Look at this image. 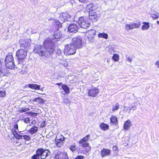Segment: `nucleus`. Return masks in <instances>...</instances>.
<instances>
[{
	"label": "nucleus",
	"instance_id": "obj_34",
	"mask_svg": "<svg viewBox=\"0 0 159 159\" xmlns=\"http://www.w3.org/2000/svg\"><path fill=\"white\" fill-rule=\"evenodd\" d=\"M54 24L56 25L57 28H59L61 26V22L58 20H55L54 22Z\"/></svg>",
	"mask_w": 159,
	"mask_h": 159
},
{
	"label": "nucleus",
	"instance_id": "obj_45",
	"mask_svg": "<svg viewBox=\"0 0 159 159\" xmlns=\"http://www.w3.org/2000/svg\"><path fill=\"white\" fill-rule=\"evenodd\" d=\"M70 149L72 151H74L75 150V146H71L70 147Z\"/></svg>",
	"mask_w": 159,
	"mask_h": 159
},
{
	"label": "nucleus",
	"instance_id": "obj_32",
	"mask_svg": "<svg viewBox=\"0 0 159 159\" xmlns=\"http://www.w3.org/2000/svg\"><path fill=\"white\" fill-rule=\"evenodd\" d=\"M120 108L119 104L118 103H116L115 105L112 106V111H114L116 110H118Z\"/></svg>",
	"mask_w": 159,
	"mask_h": 159
},
{
	"label": "nucleus",
	"instance_id": "obj_51",
	"mask_svg": "<svg viewBox=\"0 0 159 159\" xmlns=\"http://www.w3.org/2000/svg\"><path fill=\"white\" fill-rule=\"evenodd\" d=\"M65 63H64V66L65 67L67 66H68V64L66 61H65Z\"/></svg>",
	"mask_w": 159,
	"mask_h": 159
},
{
	"label": "nucleus",
	"instance_id": "obj_39",
	"mask_svg": "<svg viewBox=\"0 0 159 159\" xmlns=\"http://www.w3.org/2000/svg\"><path fill=\"white\" fill-rule=\"evenodd\" d=\"M29 113L31 116H36L37 115L38 113H35V112H30L28 113Z\"/></svg>",
	"mask_w": 159,
	"mask_h": 159
},
{
	"label": "nucleus",
	"instance_id": "obj_36",
	"mask_svg": "<svg viewBox=\"0 0 159 159\" xmlns=\"http://www.w3.org/2000/svg\"><path fill=\"white\" fill-rule=\"evenodd\" d=\"M24 139L25 140L30 141L31 140V138L30 136L28 135H25L22 136Z\"/></svg>",
	"mask_w": 159,
	"mask_h": 159
},
{
	"label": "nucleus",
	"instance_id": "obj_19",
	"mask_svg": "<svg viewBox=\"0 0 159 159\" xmlns=\"http://www.w3.org/2000/svg\"><path fill=\"white\" fill-rule=\"evenodd\" d=\"M97 8V5L95 3H90L87 5L86 9L90 11H94Z\"/></svg>",
	"mask_w": 159,
	"mask_h": 159
},
{
	"label": "nucleus",
	"instance_id": "obj_35",
	"mask_svg": "<svg viewBox=\"0 0 159 159\" xmlns=\"http://www.w3.org/2000/svg\"><path fill=\"white\" fill-rule=\"evenodd\" d=\"M112 59L115 61H118L119 60V56L117 54H114L112 57Z\"/></svg>",
	"mask_w": 159,
	"mask_h": 159
},
{
	"label": "nucleus",
	"instance_id": "obj_8",
	"mask_svg": "<svg viewBox=\"0 0 159 159\" xmlns=\"http://www.w3.org/2000/svg\"><path fill=\"white\" fill-rule=\"evenodd\" d=\"M71 43L76 48H80L83 45L82 39L81 37H76L72 39Z\"/></svg>",
	"mask_w": 159,
	"mask_h": 159
},
{
	"label": "nucleus",
	"instance_id": "obj_17",
	"mask_svg": "<svg viewBox=\"0 0 159 159\" xmlns=\"http://www.w3.org/2000/svg\"><path fill=\"white\" fill-rule=\"evenodd\" d=\"M111 150L109 149L103 148L101 151V154L102 157L109 156L111 154Z\"/></svg>",
	"mask_w": 159,
	"mask_h": 159
},
{
	"label": "nucleus",
	"instance_id": "obj_53",
	"mask_svg": "<svg viewBox=\"0 0 159 159\" xmlns=\"http://www.w3.org/2000/svg\"><path fill=\"white\" fill-rule=\"evenodd\" d=\"M57 84L58 86H60L62 85V83H59Z\"/></svg>",
	"mask_w": 159,
	"mask_h": 159
},
{
	"label": "nucleus",
	"instance_id": "obj_46",
	"mask_svg": "<svg viewBox=\"0 0 159 159\" xmlns=\"http://www.w3.org/2000/svg\"><path fill=\"white\" fill-rule=\"evenodd\" d=\"M30 121V119L28 117L25 118L24 119V122L25 123H27Z\"/></svg>",
	"mask_w": 159,
	"mask_h": 159
},
{
	"label": "nucleus",
	"instance_id": "obj_52",
	"mask_svg": "<svg viewBox=\"0 0 159 159\" xmlns=\"http://www.w3.org/2000/svg\"><path fill=\"white\" fill-rule=\"evenodd\" d=\"M132 108H134V109H133V110H136V107H135V106H134H134H133V107H132L131 108V109H130V110H132Z\"/></svg>",
	"mask_w": 159,
	"mask_h": 159
},
{
	"label": "nucleus",
	"instance_id": "obj_50",
	"mask_svg": "<svg viewBox=\"0 0 159 159\" xmlns=\"http://www.w3.org/2000/svg\"><path fill=\"white\" fill-rule=\"evenodd\" d=\"M155 65L157 66L159 68V61H157Z\"/></svg>",
	"mask_w": 159,
	"mask_h": 159
},
{
	"label": "nucleus",
	"instance_id": "obj_15",
	"mask_svg": "<svg viewBox=\"0 0 159 159\" xmlns=\"http://www.w3.org/2000/svg\"><path fill=\"white\" fill-rule=\"evenodd\" d=\"M89 16L87 19L89 21H91L92 22L97 21L98 20V17L97 14L95 13H89Z\"/></svg>",
	"mask_w": 159,
	"mask_h": 159
},
{
	"label": "nucleus",
	"instance_id": "obj_30",
	"mask_svg": "<svg viewBox=\"0 0 159 159\" xmlns=\"http://www.w3.org/2000/svg\"><path fill=\"white\" fill-rule=\"evenodd\" d=\"M61 88L66 93H69V88L67 85L63 84L61 86Z\"/></svg>",
	"mask_w": 159,
	"mask_h": 159
},
{
	"label": "nucleus",
	"instance_id": "obj_2",
	"mask_svg": "<svg viewBox=\"0 0 159 159\" xmlns=\"http://www.w3.org/2000/svg\"><path fill=\"white\" fill-rule=\"evenodd\" d=\"M33 51L35 53L38 54L40 56L46 58L50 57L49 52L43 46L39 44L36 45L34 47Z\"/></svg>",
	"mask_w": 159,
	"mask_h": 159
},
{
	"label": "nucleus",
	"instance_id": "obj_41",
	"mask_svg": "<svg viewBox=\"0 0 159 159\" xmlns=\"http://www.w3.org/2000/svg\"><path fill=\"white\" fill-rule=\"evenodd\" d=\"M2 65V62L0 60V75H1L3 73L2 69H1V67Z\"/></svg>",
	"mask_w": 159,
	"mask_h": 159
},
{
	"label": "nucleus",
	"instance_id": "obj_9",
	"mask_svg": "<svg viewBox=\"0 0 159 159\" xmlns=\"http://www.w3.org/2000/svg\"><path fill=\"white\" fill-rule=\"evenodd\" d=\"M130 24H127L125 26L126 30H129L135 28H138L141 25L140 22L138 21L136 23H130Z\"/></svg>",
	"mask_w": 159,
	"mask_h": 159
},
{
	"label": "nucleus",
	"instance_id": "obj_12",
	"mask_svg": "<svg viewBox=\"0 0 159 159\" xmlns=\"http://www.w3.org/2000/svg\"><path fill=\"white\" fill-rule=\"evenodd\" d=\"M78 25L75 23L70 24L68 27V31L69 33H75L78 30Z\"/></svg>",
	"mask_w": 159,
	"mask_h": 159
},
{
	"label": "nucleus",
	"instance_id": "obj_43",
	"mask_svg": "<svg viewBox=\"0 0 159 159\" xmlns=\"http://www.w3.org/2000/svg\"><path fill=\"white\" fill-rule=\"evenodd\" d=\"M46 126V124L45 121H43L41 124L40 126L41 128H43Z\"/></svg>",
	"mask_w": 159,
	"mask_h": 159
},
{
	"label": "nucleus",
	"instance_id": "obj_1",
	"mask_svg": "<svg viewBox=\"0 0 159 159\" xmlns=\"http://www.w3.org/2000/svg\"><path fill=\"white\" fill-rule=\"evenodd\" d=\"M51 153L48 149L43 148H39L36 151V154L31 157L32 159H46Z\"/></svg>",
	"mask_w": 159,
	"mask_h": 159
},
{
	"label": "nucleus",
	"instance_id": "obj_27",
	"mask_svg": "<svg viewBox=\"0 0 159 159\" xmlns=\"http://www.w3.org/2000/svg\"><path fill=\"white\" fill-rule=\"evenodd\" d=\"M100 128L103 130L108 129L109 128V126L107 124L104 123H102L100 125Z\"/></svg>",
	"mask_w": 159,
	"mask_h": 159
},
{
	"label": "nucleus",
	"instance_id": "obj_40",
	"mask_svg": "<svg viewBox=\"0 0 159 159\" xmlns=\"http://www.w3.org/2000/svg\"><path fill=\"white\" fill-rule=\"evenodd\" d=\"M5 95V93L4 91H0V97L4 96Z\"/></svg>",
	"mask_w": 159,
	"mask_h": 159
},
{
	"label": "nucleus",
	"instance_id": "obj_24",
	"mask_svg": "<svg viewBox=\"0 0 159 159\" xmlns=\"http://www.w3.org/2000/svg\"><path fill=\"white\" fill-rule=\"evenodd\" d=\"M34 102H37L39 104L44 103L45 101L42 98L38 97L32 100Z\"/></svg>",
	"mask_w": 159,
	"mask_h": 159
},
{
	"label": "nucleus",
	"instance_id": "obj_48",
	"mask_svg": "<svg viewBox=\"0 0 159 159\" xmlns=\"http://www.w3.org/2000/svg\"><path fill=\"white\" fill-rule=\"evenodd\" d=\"M126 60L129 62H131V61H132V59L130 58L129 57H128L127 56L126 57Z\"/></svg>",
	"mask_w": 159,
	"mask_h": 159
},
{
	"label": "nucleus",
	"instance_id": "obj_25",
	"mask_svg": "<svg viewBox=\"0 0 159 159\" xmlns=\"http://www.w3.org/2000/svg\"><path fill=\"white\" fill-rule=\"evenodd\" d=\"M131 125L130 122L129 120H127L125 121L124 124V129L125 130H127L130 127Z\"/></svg>",
	"mask_w": 159,
	"mask_h": 159
},
{
	"label": "nucleus",
	"instance_id": "obj_3",
	"mask_svg": "<svg viewBox=\"0 0 159 159\" xmlns=\"http://www.w3.org/2000/svg\"><path fill=\"white\" fill-rule=\"evenodd\" d=\"M55 44L54 41L51 39H48L45 40L43 43V46L49 52V57L54 51Z\"/></svg>",
	"mask_w": 159,
	"mask_h": 159
},
{
	"label": "nucleus",
	"instance_id": "obj_47",
	"mask_svg": "<svg viewBox=\"0 0 159 159\" xmlns=\"http://www.w3.org/2000/svg\"><path fill=\"white\" fill-rule=\"evenodd\" d=\"M118 147L116 146H114L113 147V150L114 151H116L118 150Z\"/></svg>",
	"mask_w": 159,
	"mask_h": 159
},
{
	"label": "nucleus",
	"instance_id": "obj_33",
	"mask_svg": "<svg viewBox=\"0 0 159 159\" xmlns=\"http://www.w3.org/2000/svg\"><path fill=\"white\" fill-rule=\"evenodd\" d=\"M14 131H15V134H14V137L16 139H22V136L18 134L15 129H14Z\"/></svg>",
	"mask_w": 159,
	"mask_h": 159
},
{
	"label": "nucleus",
	"instance_id": "obj_44",
	"mask_svg": "<svg viewBox=\"0 0 159 159\" xmlns=\"http://www.w3.org/2000/svg\"><path fill=\"white\" fill-rule=\"evenodd\" d=\"M84 157L83 156H78L75 159H83Z\"/></svg>",
	"mask_w": 159,
	"mask_h": 159
},
{
	"label": "nucleus",
	"instance_id": "obj_21",
	"mask_svg": "<svg viewBox=\"0 0 159 159\" xmlns=\"http://www.w3.org/2000/svg\"><path fill=\"white\" fill-rule=\"evenodd\" d=\"M5 63L6 67L10 69H12L14 68L15 66L14 61H5Z\"/></svg>",
	"mask_w": 159,
	"mask_h": 159
},
{
	"label": "nucleus",
	"instance_id": "obj_22",
	"mask_svg": "<svg viewBox=\"0 0 159 159\" xmlns=\"http://www.w3.org/2000/svg\"><path fill=\"white\" fill-rule=\"evenodd\" d=\"M28 87L31 89L35 90H39L40 89V86L36 84H29Z\"/></svg>",
	"mask_w": 159,
	"mask_h": 159
},
{
	"label": "nucleus",
	"instance_id": "obj_4",
	"mask_svg": "<svg viewBox=\"0 0 159 159\" xmlns=\"http://www.w3.org/2000/svg\"><path fill=\"white\" fill-rule=\"evenodd\" d=\"M74 21L77 22L78 24L82 28L86 29L90 25V21L87 20L85 17H80L78 18L75 16L74 18Z\"/></svg>",
	"mask_w": 159,
	"mask_h": 159
},
{
	"label": "nucleus",
	"instance_id": "obj_49",
	"mask_svg": "<svg viewBox=\"0 0 159 159\" xmlns=\"http://www.w3.org/2000/svg\"><path fill=\"white\" fill-rule=\"evenodd\" d=\"M14 128L16 129H18V125L17 124H16L14 125Z\"/></svg>",
	"mask_w": 159,
	"mask_h": 159
},
{
	"label": "nucleus",
	"instance_id": "obj_13",
	"mask_svg": "<svg viewBox=\"0 0 159 159\" xmlns=\"http://www.w3.org/2000/svg\"><path fill=\"white\" fill-rule=\"evenodd\" d=\"M30 47V44L28 40H25L22 41L20 44V47L21 49H24V51L26 52Z\"/></svg>",
	"mask_w": 159,
	"mask_h": 159
},
{
	"label": "nucleus",
	"instance_id": "obj_56",
	"mask_svg": "<svg viewBox=\"0 0 159 159\" xmlns=\"http://www.w3.org/2000/svg\"><path fill=\"white\" fill-rule=\"evenodd\" d=\"M157 24H158V25H159V21H157Z\"/></svg>",
	"mask_w": 159,
	"mask_h": 159
},
{
	"label": "nucleus",
	"instance_id": "obj_5",
	"mask_svg": "<svg viewBox=\"0 0 159 159\" xmlns=\"http://www.w3.org/2000/svg\"><path fill=\"white\" fill-rule=\"evenodd\" d=\"M27 52L24 51V49H19L16 52V56L18 60V65H21V67L24 62L25 59L27 55Z\"/></svg>",
	"mask_w": 159,
	"mask_h": 159
},
{
	"label": "nucleus",
	"instance_id": "obj_37",
	"mask_svg": "<svg viewBox=\"0 0 159 159\" xmlns=\"http://www.w3.org/2000/svg\"><path fill=\"white\" fill-rule=\"evenodd\" d=\"M29 110H30V109L29 108H25L24 109H19L18 111L20 113H22V112L28 111Z\"/></svg>",
	"mask_w": 159,
	"mask_h": 159
},
{
	"label": "nucleus",
	"instance_id": "obj_42",
	"mask_svg": "<svg viewBox=\"0 0 159 159\" xmlns=\"http://www.w3.org/2000/svg\"><path fill=\"white\" fill-rule=\"evenodd\" d=\"M63 102L65 103H68L69 102V100L67 98H64L63 99Z\"/></svg>",
	"mask_w": 159,
	"mask_h": 159
},
{
	"label": "nucleus",
	"instance_id": "obj_31",
	"mask_svg": "<svg viewBox=\"0 0 159 159\" xmlns=\"http://www.w3.org/2000/svg\"><path fill=\"white\" fill-rule=\"evenodd\" d=\"M98 36L100 38H102L105 39H107L108 38V34L104 33H99Z\"/></svg>",
	"mask_w": 159,
	"mask_h": 159
},
{
	"label": "nucleus",
	"instance_id": "obj_23",
	"mask_svg": "<svg viewBox=\"0 0 159 159\" xmlns=\"http://www.w3.org/2000/svg\"><path fill=\"white\" fill-rule=\"evenodd\" d=\"M111 122L114 125H118V121L117 117L114 116H112L110 119Z\"/></svg>",
	"mask_w": 159,
	"mask_h": 159
},
{
	"label": "nucleus",
	"instance_id": "obj_26",
	"mask_svg": "<svg viewBox=\"0 0 159 159\" xmlns=\"http://www.w3.org/2000/svg\"><path fill=\"white\" fill-rule=\"evenodd\" d=\"M143 25L142 26V29L143 30H148L150 27L149 23L148 22H143Z\"/></svg>",
	"mask_w": 159,
	"mask_h": 159
},
{
	"label": "nucleus",
	"instance_id": "obj_7",
	"mask_svg": "<svg viewBox=\"0 0 159 159\" xmlns=\"http://www.w3.org/2000/svg\"><path fill=\"white\" fill-rule=\"evenodd\" d=\"M90 137V135H87L79 142L80 146H82L83 148L87 147L86 149V152H88L89 149H90V147H89V143L88 142Z\"/></svg>",
	"mask_w": 159,
	"mask_h": 159
},
{
	"label": "nucleus",
	"instance_id": "obj_29",
	"mask_svg": "<svg viewBox=\"0 0 159 159\" xmlns=\"http://www.w3.org/2000/svg\"><path fill=\"white\" fill-rule=\"evenodd\" d=\"M14 61L13 57L11 55H9L7 56L5 59V61Z\"/></svg>",
	"mask_w": 159,
	"mask_h": 159
},
{
	"label": "nucleus",
	"instance_id": "obj_38",
	"mask_svg": "<svg viewBox=\"0 0 159 159\" xmlns=\"http://www.w3.org/2000/svg\"><path fill=\"white\" fill-rule=\"evenodd\" d=\"M159 16V13H157L156 14H153V15L152 16V17L154 19H156L158 18Z\"/></svg>",
	"mask_w": 159,
	"mask_h": 159
},
{
	"label": "nucleus",
	"instance_id": "obj_11",
	"mask_svg": "<svg viewBox=\"0 0 159 159\" xmlns=\"http://www.w3.org/2000/svg\"><path fill=\"white\" fill-rule=\"evenodd\" d=\"M55 159H69L67 153L60 151L55 152Z\"/></svg>",
	"mask_w": 159,
	"mask_h": 159
},
{
	"label": "nucleus",
	"instance_id": "obj_14",
	"mask_svg": "<svg viewBox=\"0 0 159 159\" xmlns=\"http://www.w3.org/2000/svg\"><path fill=\"white\" fill-rule=\"evenodd\" d=\"M61 38L60 32L59 31H57L54 32L52 37L51 39L55 42V41H60Z\"/></svg>",
	"mask_w": 159,
	"mask_h": 159
},
{
	"label": "nucleus",
	"instance_id": "obj_6",
	"mask_svg": "<svg viewBox=\"0 0 159 159\" xmlns=\"http://www.w3.org/2000/svg\"><path fill=\"white\" fill-rule=\"evenodd\" d=\"M65 52L68 55L74 54L76 52V48L72 45V43L66 44L65 46Z\"/></svg>",
	"mask_w": 159,
	"mask_h": 159
},
{
	"label": "nucleus",
	"instance_id": "obj_16",
	"mask_svg": "<svg viewBox=\"0 0 159 159\" xmlns=\"http://www.w3.org/2000/svg\"><path fill=\"white\" fill-rule=\"evenodd\" d=\"M99 92L98 89L94 88H92L89 91V95L93 97H96L97 95Z\"/></svg>",
	"mask_w": 159,
	"mask_h": 159
},
{
	"label": "nucleus",
	"instance_id": "obj_54",
	"mask_svg": "<svg viewBox=\"0 0 159 159\" xmlns=\"http://www.w3.org/2000/svg\"><path fill=\"white\" fill-rule=\"evenodd\" d=\"M14 129H11V131H12V132L13 133V134H15V131H14V130H13Z\"/></svg>",
	"mask_w": 159,
	"mask_h": 159
},
{
	"label": "nucleus",
	"instance_id": "obj_20",
	"mask_svg": "<svg viewBox=\"0 0 159 159\" xmlns=\"http://www.w3.org/2000/svg\"><path fill=\"white\" fill-rule=\"evenodd\" d=\"M95 31L94 30H91L89 31V34H90L88 36V39L90 42H93L94 40V36L95 35Z\"/></svg>",
	"mask_w": 159,
	"mask_h": 159
},
{
	"label": "nucleus",
	"instance_id": "obj_28",
	"mask_svg": "<svg viewBox=\"0 0 159 159\" xmlns=\"http://www.w3.org/2000/svg\"><path fill=\"white\" fill-rule=\"evenodd\" d=\"M37 131L38 127L36 126H34L29 130V132L31 134H33L36 132Z\"/></svg>",
	"mask_w": 159,
	"mask_h": 159
},
{
	"label": "nucleus",
	"instance_id": "obj_18",
	"mask_svg": "<svg viewBox=\"0 0 159 159\" xmlns=\"http://www.w3.org/2000/svg\"><path fill=\"white\" fill-rule=\"evenodd\" d=\"M71 17V16L68 13H63L61 15L60 18L61 20L64 22L66 20H68L69 18Z\"/></svg>",
	"mask_w": 159,
	"mask_h": 159
},
{
	"label": "nucleus",
	"instance_id": "obj_55",
	"mask_svg": "<svg viewBox=\"0 0 159 159\" xmlns=\"http://www.w3.org/2000/svg\"><path fill=\"white\" fill-rule=\"evenodd\" d=\"M34 122H35V120H33V121L32 122V124H33V123H34Z\"/></svg>",
	"mask_w": 159,
	"mask_h": 159
},
{
	"label": "nucleus",
	"instance_id": "obj_10",
	"mask_svg": "<svg viewBox=\"0 0 159 159\" xmlns=\"http://www.w3.org/2000/svg\"><path fill=\"white\" fill-rule=\"evenodd\" d=\"M65 138L62 135H58L55 138V143L58 147H61L63 145Z\"/></svg>",
	"mask_w": 159,
	"mask_h": 159
}]
</instances>
